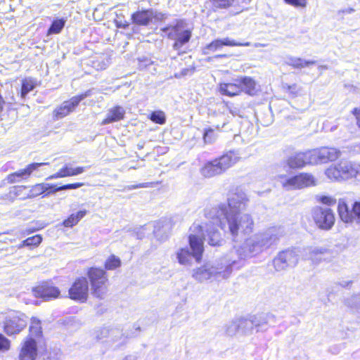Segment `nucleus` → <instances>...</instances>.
<instances>
[{"instance_id":"f257e3e1","label":"nucleus","mask_w":360,"mask_h":360,"mask_svg":"<svg viewBox=\"0 0 360 360\" xmlns=\"http://www.w3.org/2000/svg\"><path fill=\"white\" fill-rule=\"evenodd\" d=\"M248 201L246 193L237 188L234 193L230 194L227 205L221 203L206 212V217L210 221L206 223L205 227L200 226L202 231L205 229L207 240L210 245L220 246L224 242L220 232L214 226L215 224L225 233H229L233 238L240 233L247 235L253 231L254 221L252 217L248 214L240 213L245 209ZM202 239H205L204 235Z\"/></svg>"},{"instance_id":"f03ea898","label":"nucleus","mask_w":360,"mask_h":360,"mask_svg":"<svg viewBox=\"0 0 360 360\" xmlns=\"http://www.w3.org/2000/svg\"><path fill=\"white\" fill-rule=\"evenodd\" d=\"M284 233V229L281 226L269 228L246 239L240 247L231 250L228 256L232 259L237 260L235 268L238 269L240 260L255 256L276 244Z\"/></svg>"},{"instance_id":"7ed1b4c3","label":"nucleus","mask_w":360,"mask_h":360,"mask_svg":"<svg viewBox=\"0 0 360 360\" xmlns=\"http://www.w3.org/2000/svg\"><path fill=\"white\" fill-rule=\"evenodd\" d=\"M236 259L226 256L214 264L207 263L193 270L192 276L199 282L207 280L221 281L227 278L237 264Z\"/></svg>"},{"instance_id":"20e7f679","label":"nucleus","mask_w":360,"mask_h":360,"mask_svg":"<svg viewBox=\"0 0 360 360\" xmlns=\"http://www.w3.org/2000/svg\"><path fill=\"white\" fill-rule=\"evenodd\" d=\"M190 230L191 233L189 235L188 240L192 252H190L187 248H180L176 252L178 262L185 266L191 265L193 258L197 262H200L204 252L202 227L199 224L194 223Z\"/></svg>"},{"instance_id":"39448f33","label":"nucleus","mask_w":360,"mask_h":360,"mask_svg":"<svg viewBox=\"0 0 360 360\" xmlns=\"http://www.w3.org/2000/svg\"><path fill=\"white\" fill-rule=\"evenodd\" d=\"M240 160L238 151L229 150L221 156L206 162L200 169L201 174L210 178L221 174Z\"/></svg>"},{"instance_id":"423d86ee","label":"nucleus","mask_w":360,"mask_h":360,"mask_svg":"<svg viewBox=\"0 0 360 360\" xmlns=\"http://www.w3.org/2000/svg\"><path fill=\"white\" fill-rule=\"evenodd\" d=\"M359 173L360 165L345 159L331 165L325 171L326 176L333 181H346Z\"/></svg>"},{"instance_id":"0eeeda50","label":"nucleus","mask_w":360,"mask_h":360,"mask_svg":"<svg viewBox=\"0 0 360 360\" xmlns=\"http://www.w3.org/2000/svg\"><path fill=\"white\" fill-rule=\"evenodd\" d=\"M312 218L317 227L324 231L330 230L335 221V214L331 209L319 206L313 209Z\"/></svg>"},{"instance_id":"6e6552de","label":"nucleus","mask_w":360,"mask_h":360,"mask_svg":"<svg viewBox=\"0 0 360 360\" xmlns=\"http://www.w3.org/2000/svg\"><path fill=\"white\" fill-rule=\"evenodd\" d=\"M311 154L312 165H319L335 161L342 155V152L334 147L323 146L311 150Z\"/></svg>"},{"instance_id":"1a4fd4ad","label":"nucleus","mask_w":360,"mask_h":360,"mask_svg":"<svg viewBox=\"0 0 360 360\" xmlns=\"http://www.w3.org/2000/svg\"><path fill=\"white\" fill-rule=\"evenodd\" d=\"M338 211L341 220L347 224L360 226V202H354L351 209L343 199L338 201Z\"/></svg>"},{"instance_id":"9d476101","label":"nucleus","mask_w":360,"mask_h":360,"mask_svg":"<svg viewBox=\"0 0 360 360\" xmlns=\"http://www.w3.org/2000/svg\"><path fill=\"white\" fill-rule=\"evenodd\" d=\"M26 326L27 320L25 314L12 311L5 318L4 329L8 335H13L21 332Z\"/></svg>"},{"instance_id":"9b49d317","label":"nucleus","mask_w":360,"mask_h":360,"mask_svg":"<svg viewBox=\"0 0 360 360\" xmlns=\"http://www.w3.org/2000/svg\"><path fill=\"white\" fill-rule=\"evenodd\" d=\"M161 31L166 34L168 38L175 40L173 49L176 51H179L184 44L189 41L191 37V32L187 30H182L178 24L163 27Z\"/></svg>"},{"instance_id":"f8f14e48","label":"nucleus","mask_w":360,"mask_h":360,"mask_svg":"<svg viewBox=\"0 0 360 360\" xmlns=\"http://www.w3.org/2000/svg\"><path fill=\"white\" fill-rule=\"evenodd\" d=\"M299 255L295 250H286L278 254L274 259L275 269L281 271L288 267H294L298 262Z\"/></svg>"},{"instance_id":"ddd939ff","label":"nucleus","mask_w":360,"mask_h":360,"mask_svg":"<svg viewBox=\"0 0 360 360\" xmlns=\"http://www.w3.org/2000/svg\"><path fill=\"white\" fill-rule=\"evenodd\" d=\"M315 184V178L308 173H300L282 182L283 187L286 190L300 189Z\"/></svg>"},{"instance_id":"4468645a","label":"nucleus","mask_w":360,"mask_h":360,"mask_svg":"<svg viewBox=\"0 0 360 360\" xmlns=\"http://www.w3.org/2000/svg\"><path fill=\"white\" fill-rule=\"evenodd\" d=\"M92 94V90L89 89L84 93L73 96L69 101H64L60 106L54 110L55 116L57 119L63 118L72 112L79 103L84 98Z\"/></svg>"},{"instance_id":"2eb2a0df","label":"nucleus","mask_w":360,"mask_h":360,"mask_svg":"<svg viewBox=\"0 0 360 360\" xmlns=\"http://www.w3.org/2000/svg\"><path fill=\"white\" fill-rule=\"evenodd\" d=\"M70 298L79 302H85L89 297V283L86 278L81 277L75 280L69 289Z\"/></svg>"},{"instance_id":"dca6fc26","label":"nucleus","mask_w":360,"mask_h":360,"mask_svg":"<svg viewBox=\"0 0 360 360\" xmlns=\"http://www.w3.org/2000/svg\"><path fill=\"white\" fill-rule=\"evenodd\" d=\"M332 252L329 249L322 247H309L304 249L303 257L314 264H319L322 261L330 260Z\"/></svg>"},{"instance_id":"f3484780","label":"nucleus","mask_w":360,"mask_h":360,"mask_svg":"<svg viewBox=\"0 0 360 360\" xmlns=\"http://www.w3.org/2000/svg\"><path fill=\"white\" fill-rule=\"evenodd\" d=\"M32 292L36 297H40L45 301H48L58 297L60 292L57 287L53 286L50 282L43 281L32 288Z\"/></svg>"},{"instance_id":"a211bd4d","label":"nucleus","mask_w":360,"mask_h":360,"mask_svg":"<svg viewBox=\"0 0 360 360\" xmlns=\"http://www.w3.org/2000/svg\"><path fill=\"white\" fill-rule=\"evenodd\" d=\"M252 316L257 333L266 331L269 327L276 323L275 316L270 313H261Z\"/></svg>"},{"instance_id":"6ab92c4d","label":"nucleus","mask_w":360,"mask_h":360,"mask_svg":"<svg viewBox=\"0 0 360 360\" xmlns=\"http://www.w3.org/2000/svg\"><path fill=\"white\" fill-rule=\"evenodd\" d=\"M128 338V335L124 333L122 329L112 327L110 333L108 345L113 349H120L127 344Z\"/></svg>"},{"instance_id":"aec40b11","label":"nucleus","mask_w":360,"mask_h":360,"mask_svg":"<svg viewBox=\"0 0 360 360\" xmlns=\"http://www.w3.org/2000/svg\"><path fill=\"white\" fill-rule=\"evenodd\" d=\"M311 150L304 153H297L287 160V165L292 169L301 168L307 164L312 165Z\"/></svg>"},{"instance_id":"412c9836","label":"nucleus","mask_w":360,"mask_h":360,"mask_svg":"<svg viewBox=\"0 0 360 360\" xmlns=\"http://www.w3.org/2000/svg\"><path fill=\"white\" fill-rule=\"evenodd\" d=\"M37 355V342L34 338H27L24 342L20 354V360H35Z\"/></svg>"},{"instance_id":"4be33fe9","label":"nucleus","mask_w":360,"mask_h":360,"mask_svg":"<svg viewBox=\"0 0 360 360\" xmlns=\"http://www.w3.org/2000/svg\"><path fill=\"white\" fill-rule=\"evenodd\" d=\"M224 46H250V42H236L235 40L231 39L230 38H224L219 39L212 41L207 46V49L212 51H216L220 49H221Z\"/></svg>"},{"instance_id":"5701e85b","label":"nucleus","mask_w":360,"mask_h":360,"mask_svg":"<svg viewBox=\"0 0 360 360\" xmlns=\"http://www.w3.org/2000/svg\"><path fill=\"white\" fill-rule=\"evenodd\" d=\"M125 115V110L120 105L110 108L106 114V117L102 121V125H106L112 122L122 120Z\"/></svg>"},{"instance_id":"b1692460","label":"nucleus","mask_w":360,"mask_h":360,"mask_svg":"<svg viewBox=\"0 0 360 360\" xmlns=\"http://www.w3.org/2000/svg\"><path fill=\"white\" fill-rule=\"evenodd\" d=\"M155 17L154 11L150 9L136 11L132 14L131 19L133 22L136 25H148Z\"/></svg>"},{"instance_id":"393cba45","label":"nucleus","mask_w":360,"mask_h":360,"mask_svg":"<svg viewBox=\"0 0 360 360\" xmlns=\"http://www.w3.org/2000/svg\"><path fill=\"white\" fill-rule=\"evenodd\" d=\"M242 87L240 86L239 79H235L233 82L222 83L219 85V91L223 95L234 96L242 92Z\"/></svg>"},{"instance_id":"a878e982","label":"nucleus","mask_w":360,"mask_h":360,"mask_svg":"<svg viewBox=\"0 0 360 360\" xmlns=\"http://www.w3.org/2000/svg\"><path fill=\"white\" fill-rule=\"evenodd\" d=\"M242 91L250 96L255 95L257 90L255 81L250 77H238Z\"/></svg>"},{"instance_id":"bb28decb","label":"nucleus","mask_w":360,"mask_h":360,"mask_svg":"<svg viewBox=\"0 0 360 360\" xmlns=\"http://www.w3.org/2000/svg\"><path fill=\"white\" fill-rule=\"evenodd\" d=\"M169 229V222L166 221H158L154 226L153 231L158 240H165L167 238Z\"/></svg>"},{"instance_id":"cd10ccee","label":"nucleus","mask_w":360,"mask_h":360,"mask_svg":"<svg viewBox=\"0 0 360 360\" xmlns=\"http://www.w3.org/2000/svg\"><path fill=\"white\" fill-rule=\"evenodd\" d=\"M87 275L90 280L91 284L95 283L107 282L108 278L104 270L95 267L89 269Z\"/></svg>"},{"instance_id":"c85d7f7f","label":"nucleus","mask_w":360,"mask_h":360,"mask_svg":"<svg viewBox=\"0 0 360 360\" xmlns=\"http://www.w3.org/2000/svg\"><path fill=\"white\" fill-rule=\"evenodd\" d=\"M238 320L241 334L249 335L253 333L255 328L252 316L248 318H240Z\"/></svg>"},{"instance_id":"c756f323","label":"nucleus","mask_w":360,"mask_h":360,"mask_svg":"<svg viewBox=\"0 0 360 360\" xmlns=\"http://www.w3.org/2000/svg\"><path fill=\"white\" fill-rule=\"evenodd\" d=\"M48 162H41V163H32L27 166L26 168L23 169H20L16 172H14L15 175H17V177L19 179V180L21 179H27L30 174L37 169L39 167L42 165H48Z\"/></svg>"},{"instance_id":"7c9ffc66","label":"nucleus","mask_w":360,"mask_h":360,"mask_svg":"<svg viewBox=\"0 0 360 360\" xmlns=\"http://www.w3.org/2000/svg\"><path fill=\"white\" fill-rule=\"evenodd\" d=\"M55 188V185L50 184H38L34 186L31 192L32 193V195H39L43 194L44 193H47L46 195L55 193V191H52Z\"/></svg>"},{"instance_id":"2f4dec72","label":"nucleus","mask_w":360,"mask_h":360,"mask_svg":"<svg viewBox=\"0 0 360 360\" xmlns=\"http://www.w3.org/2000/svg\"><path fill=\"white\" fill-rule=\"evenodd\" d=\"M92 295L99 299H104L108 292L106 282L95 283L91 284Z\"/></svg>"},{"instance_id":"473e14b6","label":"nucleus","mask_w":360,"mask_h":360,"mask_svg":"<svg viewBox=\"0 0 360 360\" xmlns=\"http://www.w3.org/2000/svg\"><path fill=\"white\" fill-rule=\"evenodd\" d=\"M37 86V80L28 77L25 78L22 81V87H21V92L20 95L22 98H25L27 94L34 90V89Z\"/></svg>"},{"instance_id":"72a5a7b5","label":"nucleus","mask_w":360,"mask_h":360,"mask_svg":"<svg viewBox=\"0 0 360 360\" xmlns=\"http://www.w3.org/2000/svg\"><path fill=\"white\" fill-rule=\"evenodd\" d=\"M66 23V19L60 18L54 20L48 30V34H59Z\"/></svg>"},{"instance_id":"f704fd0d","label":"nucleus","mask_w":360,"mask_h":360,"mask_svg":"<svg viewBox=\"0 0 360 360\" xmlns=\"http://www.w3.org/2000/svg\"><path fill=\"white\" fill-rule=\"evenodd\" d=\"M345 304L352 310L360 313V293L347 298Z\"/></svg>"},{"instance_id":"c9c22d12","label":"nucleus","mask_w":360,"mask_h":360,"mask_svg":"<svg viewBox=\"0 0 360 360\" xmlns=\"http://www.w3.org/2000/svg\"><path fill=\"white\" fill-rule=\"evenodd\" d=\"M224 330L225 333L231 337L236 335L238 333H240L239 320L236 319L228 323L225 325Z\"/></svg>"},{"instance_id":"e433bc0d","label":"nucleus","mask_w":360,"mask_h":360,"mask_svg":"<svg viewBox=\"0 0 360 360\" xmlns=\"http://www.w3.org/2000/svg\"><path fill=\"white\" fill-rule=\"evenodd\" d=\"M30 333V338L39 337L41 335V321L38 319L34 317L31 319Z\"/></svg>"},{"instance_id":"4c0bfd02","label":"nucleus","mask_w":360,"mask_h":360,"mask_svg":"<svg viewBox=\"0 0 360 360\" xmlns=\"http://www.w3.org/2000/svg\"><path fill=\"white\" fill-rule=\"evenodd\" d=\"M112 327H103L95 331L94 335L97 340L105 342L108 344L110 333Z\"/></svg>"},{"instance_id":"58836bf2","label":"nucleus","mask_w":360,"mask_h":360,"mask_svg":"<svg viewBox=\"0 0 360 360\" xmlns=\"http://www.w3.org/2000/svg\"><path fill=\"white\" fill-rule=\"evenodd\" d=\"M85 169L83 167H77L76 168H72L66 165L64 167L61 169L63 177L72 176L80 174L84 172Z\"/></svg>"},{"instance_id":"ea45409f","label":"nucleus","mask_w":360,"mask_h":360,"mask_svg":"<svg viewBox=\"0 0 360 360\" xmlns=\"http://www.w3.org/2000/svg\"><path fill=\"white\" fill-rule=\"evenodd\" d=\"M121 265V260L119 257L111 255L105 261V267L107 270H114Z\"/></svg>"},{"instance_id":"a19ab883","label":"nucleus","mask_w":360,"mask_h":360,"mask_svg":"<svg viewBox=\"0 0 360 360\" xmlns=\"http://www.w3.org/2000/svg\"><path fill=\"white\" fill-rule=\"evenodd\" d=\"M150 119L155 123L163 124L166 122V116L163 111L157 110L150 114Z\"/></svg>"},{"instance_id":"79ce46f5","label":"nucleus","mask_w":360,"mask_h":360,"mask_svg":"<svg viewBox=\"0 0 360 360\" xmlns=\"http://www.w3.org/2000/svg\"><path fill=\"white\" fill-rule=\"evenodd\" d=\"M42 241V238L40 235H36L30 238H27L26 240H23L22 244L20 245L19 248H22L23 246H37Z\"/></svg>"},{"instance_id":"37998d69","label":"nucleus","mask_w":360,"mask_h":360,"mask_svg":"<svg viewBox=\"0 0 360 360\" xmlns=\"http://www.w3.org/2000/svg\"><path fill=\"white\" fill-rule=\"evenodd\" d=\"M84 183L77 182V183H75V184H65V185H63L61 186H57L56 185H55V188L52 191H55V193H56L58 191H63V190L76 189V188L82 187V186H84Z\"/></svg>"},{"instance_id":"c03bdc74","label":"nucleus","mask_w":360,"mask_h":360,"mask_svg":"<svg viewBox=\"0 0 360 360\" xmlns=\"http://www.w3.org/2000/svg\"><path fill=\"white\" fill-rule=\"evenodd\" d=\"M217 136L215 135L214 130L211 128H208L205 130L203 134V139L206 143H212L216 140Z\"/></svg>"},{"instance_id":"a18cd8bd","label":"nucleus","mask_w":360,"mask_h":360,"mask_svg":"<svg viewBox=\"0 0 360 360\" xmlns=\"http://www.w3.org/2000/svg\"><path fill=\"white\" fill-rule=\"evenodd\" d=\"M283 89L286 90L289 94H290L293 97L297 96L300 91L301 87L298 86L297 84H294L292 85H289L288 84H283Z\"/></svg>"},{"instance_id":"49530a36","label":"nucleus","mask_w":360,"mask_h":360,"mask_svg":"<svg viewBox=\"0 0 360 360\" xmlns=\"http://www.w3.org/2000/svg\"><path fill=\"white\" fill-rule=\"evenodd\" d=\"M317 198L320 202L329 206L335 205L336 202V200L331 196L320 195L318 196Z\"/></svg>"},{"instance_id":"de8ad7c7","label":"nucleus","mask_w":360,"mask_h":360,"mask_svg":"<svg viewBox=\"0 0 360 360\" xmlns=\"http://www.w3.org/2000/svg\"><path fill=\"white\" fill-rule=\"evenodd\" d=\"M11 342L5 336L0 333V351L5 352L9 349Z\"/></svg>"},{"instance_id":"09e8293b","label":"nucleus","mask_w":360,"mask_h":360,"mask_svg":"<svg viewBox=\"0 0 360 360\" xmlns=\"http://www.w3.org/2000/svg\"><path fill=\"white\" fill-rule=\"evenodd\" d=\"M234 0H212L213 4L218 8H227L230 6Z\"/></svg>"},{"instance_id":"8fccbe9b","label":"nucleus","mask_w":360,"mask_h":360,"mask_svg":"<svg viewBox=\"0 0 360 360\" xmlns=\"http://www.w3.org/2000/svg\"><path fill=\"white\" fill-rule=\"evenodd\" d=\"M287 4L295 7L305 8L307 4V0H284Z\"/></svg>"},{"instance_id":"3c124183","label":"nucleus","mask_w":360,"mask_h":360,"mask_svg":"<svg viewBox=\"0 0 360 360\" xmlns=\"http://www.w3.org/2000/svg\"><path fill=\"white\" fill-rule=\"evenodd\" d=\"M78 223L75 217V214H71L67 219L64 220L63 225L65 227H72Z\"/></svg>"},{"instance_id":"603ef678","label":"nucleus","mask_w":360,"mask_h":360,"mask_svg":"<svg viewBox=\"0 0 360 360\" xmlns=\"http://www.w3.org/2000/svg\"><path fill=\"white\" fill-rule=\"evenodd\" d=\"M301 62L300 58H295V57H289L287 58L286 63L288 65H290L295 68H297L299 67V63Z\"/></svg>"},{"instance_id":"864d4df0","label":"nucleus","mask_w":360,"mask_h":360,"mask_svg":"<svg viewBox=\"0 0 360 360\" xmlns=\"http://www.w3.org/2000/svg\"><path fill=\"white\" fill-rule=\"evenodd\" d=\"M147 186H148V184H146V183H142V184H135V185H129V186H125L122 191H125V190L130 191V190L139 188H146Z\"/></svg>"},{"instance_id":"5fc2aeb1","label":"nucleus","mask_w":360,"mask_h":360,"mask_svg":"<svg viewBox=\"0 0 360 360\" xmlns=\"http://www.w3.org/2000/svg\"><path fill=\"white\" fill-rule=\"evenodd\" d=\"M151 230H152V226L148 224V225L143 226V227H141L140 229V232L137 233L138 238L140 239L143 238L144 237L143 231H151Z\"/></svg>"},{"instance_id":"6e6d98bb","label":"nucleus","mask_w":360,"mask_h":360,"mask_svg":"<svg viewBox=\"0 0 360 360\" xmlns=\"http://www.w3.org/2000/svg\"><path fill=\"white\" fill-rule=\"evenodd\" d=\"M218 116L221 118L222 121H223V123L221 125H220L219 124H217L215 125V127L217 129H220L221 128H223L228 122H229V120L227 119V117H226V116L224 115V113H219L218 115Z\"/></svg>"},{"instance_id":"4d7b16f0","label":"nucleus","mask_w":360,"mask_h":360,"mask_svg":"<svg viewBox=\"0 0 360 360\" xmlns=\"http://www.w3.org/2000/svg\"><path fill=\"white\" fill-rule=\"evenodd\" d=\"M316 63V62L315 60H305L301 58V62L299 63V65H299L297 68H304L308 67L310 65H314Z\"/></svg>"},{"instance_id":"13d9d810","label":"nucleus","mask_w":360,"mask_h":360,"mask_svg":"<svg viewBox=\"0 0 360 360\" xmlns=\"http://www.w3.org/2000/svg\"><path fill=\"white\" fill-rule=\"evenodd\" d=\"M352 112L356 117V124L360 128V108H354Z\"/></svg>"},{"instance_id":"bf43d9fd","label":"nucleus","mask_w":360,"mask_h":360,"mask_svg":"<svg viewBox=\"0 0 360 360\" xmlns=\"http://www.w3.org/2000/svg\"><path fill=\"white\" fill-rule=\"evenodd\" d=\"M8 182L10 184H13L17 181H19V179L17 177V175H15V173H12L9 174L7 177Z\"/></svg>"},{"instance_id":"052dcab7","label":"nucleus","mask_w":360,"mask_h":360,"mask_svg":"<svg viewBox=\"0 0 360 360\" xmlns=\"http://www.w3.org/2000/svg\"><path fill=\"white\" fill-rule=\"evenodd\" d=\"M86 214V210H80L75 214V219L79 222Z\"/></svg>"},{"instance_id":"680f3d73","label":"nucleus","mask_w":360,"mask_h":360,"mask_svg":"<svg viewBox=\"0 0 360 360\" xmlns=\"http://www.w3.org/2000/svg\"><path fill=\"white\" fill-rule=\"evenodd\" d=\"M61 169L56 174L51 175L47 178V179H56L58 178H63Z\"/></svg>"},{"instance_id":"e2e57ef3","label":"nucleus","mask_w":360,"mask_h":360,"mask_svg":"<svg viewBox=\"0 0 360 360\" xmlns=\"http://www.w3.org/2000/svg\"><path fill=\"white\" fill-rule=\"evenodd\" d=\"M229 112L230 113H231L233 116H236V115H239L240 116V110L236 107H232V108H229Z\"/></svg>"},{"instance_id":"0e129e2a","label":"nucleus","mask_w":360,"mask_h":360,"mask_svg":"<svg viewBox=\"0 0 360 360\" xmlns=\"http://www.w3.org/2000/svg\"><path fill=\"white\" fill-rule=\"evenodd\" d=\"M116 26L120 28H127L129 24L127 22L115 20Z\"/></svg>"},{"instance_id":"69168bd1","label":"nucleus","mask_w":360,"mask_h":360,"mask_svg":"<svg viewBox=\"0 0 360 360\" xmlns=\"http://www.w3.org/2000/svg\"><path fill=\"white\" fill-rule=\"evenodd\" d=\"M122 360H137V358H136V356H135L134 355H128V356H126Z\"/></svg>"},{"instance_id":"338daca9","label":"nucleus","mask_w":360,"mask_h":360,"mask_svg":"<svg viewBox=\"0 0 360 360\" xmlns=\"http://www.w3.org/2000/svg\"><path fill=\"white\" fill-rule=\"evenodd\" d=\"M351 283V281H342L340 283V285L342 287H347Z\"/></svg>"},{"instance_id":"774afa93","label":"nucleus","mask_w":360,"mask_h":360,"mask_svg":"<svg viewBox=\"0 0 360 360\" xmlns=\"http://www.w3.org/2000/svg\"><path fill=\"white\" fill-rule=\"evenodd\" d=\"M34 231H35V229H27L25 231V233L29 234V233L34 232Z\"/></svg>"}]
</instances>
